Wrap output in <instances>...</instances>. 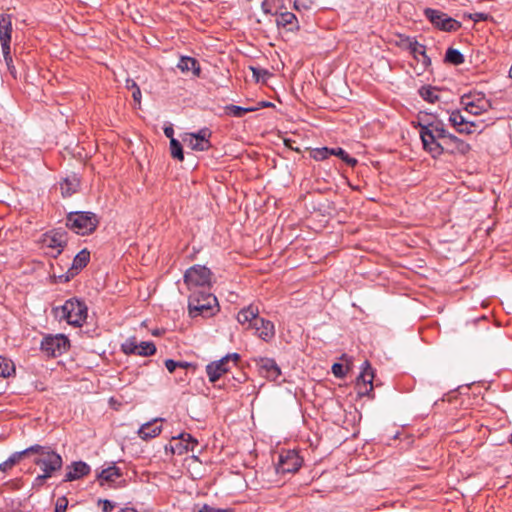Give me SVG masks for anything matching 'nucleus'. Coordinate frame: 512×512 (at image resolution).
<instances>
[{
	"instance_id": "nucleus-61",
	"label": "nucleus",
	"mask_w": 512,
	"mask_h": 512,
	"mask_svg": "<svg viewBox=\"0 0 512 512\" xmlns=\"http://www.w3.org/2000/svg\"><path fill=\"white\" fill-rule=\"evenodd\" d=\"M314 1H315V0H308V2H309L310 4H312Z\"/></svg>"
},
{
	"instance_id": "nucleus-20",
	"label": "nucleus",
	"mask_w": 512,
	"mask_h": 512,
	"mask_svg": "<svg viewBox=\"0 0 512 512\" xmlns=\"http://www.w3.org/2000/svg\"><path fill=\"white\" fill-rule=\"evenodd\" d=\"M301 466L299 457L295 454H288L286 457L280 456L278 471L282 473L296 472Z\"/></svg>"
},
{
	"instance_id": "nucleus-47",
	"label": "nucleus",
	"mask_w": 512,
	"mask_h": 512,
	"mask_svg": "<svg viewBox=\"0 0 512 512\" xmlns=\"http://www.w3.org/2000/svg\"><path fill=\"white\" fill-rule=\"evenodd\" d=\"M74 276H76V274L69 269L67 273L58 276V281L60 283H66L70 281V279L73 278Z\"/></svg>"
},
{
	"instance_id": "nucleus-48",
	"label": "nucleus",
	"mask_w": 512,
	"mask_h": 512,
	"mask_svg": "<svg viewBox=\"0 0 512 512\" xmlns=\"http://www.w3.org/2000/svg\"><path fill=\"white\" fill-rule=\"evenodd\" d=\"M223 358H227V363L230 365V363H233L234 366H237V362L240 359V355L238 353H231L227 354Z\"/></svg>"
},
{
	"instance_id": "nucleus-6",
	"label": "nucleus",
	"mask_w": 512,
	"mask_h": 512,
	"mask_svg": "<svg viewBox=\"0 0 512 512\" xmlns=\"http://www.w3.org/2000/svg\"><path fill=\"white\" fill-rule=\"evenodd\" d=\"M424 15L433 24L434 27L442 31L455 32L461 28V23L459 21L448 16L446 13L440 10L426 8L424 10Z\"/></svg>"
},
{
	"instance_id": "nucleus-51",
	"label": "nucleus",
	"mask_w": 512,
	"mask_h": 512,
	"mask_svg": "<svg viewBox=\"0 0 512 512\" xmlns=\"http://www.w3.org/2000/svg\"><path fill=\"white\" fill-rule=\"evenodd\" d=\"M422 46L423 44H420L417 41L415 47L413 46L412 50L409 52L417 61H419L418 54L420 53Z\"/></svg>"
},
{
	"instance_id": "nucleus-16",
	"label": "nucleus",
	"mask_w": 512,
	"mask_h": 512,
	"mask_svg": "<svg viewBox=\"0 0 512 512\" xmlns=\"http://www.w3.org/2000/svg\"><path fill=\"white\" fill-rule=\"evenodd\" d=\"M12 33V21L11 16L2 14L0 16V42L2 49H10Z\"/></svg>"
},
{
	"instance_id": "nucleus-57",
	"label": "nucleus",
	"mask_w": 512,
	"mask_h": 512,
	"mask_svg": "<svg viewBox=\"0 0 512 512\" xmlns=\"http://www.w3.org/2000/svg\"><path fill=\"white\" fill-rule=\"evenodd\" d=\"M424 54H426V47L423 45L420 53L418 54V56L422 57Z\"/></svg>"
},
{
	"instance_id": "nucleus-29",
	"label": "nucleus",
	"mask_w": 512,
	"mask_h": 512,
	"mask_svg": "<svg viewBox=\"0 0 512 512\" xmlns=\"http://www.w3.org/2000/svg\"><path fill=\"white\" fill-rule=\"evenodd\" d=\"M47 242H48L49 247L57 248L58 253H60L66 245L65 234L61 233V232H56L52 236L49 237Z\"/></svg>"
},
{
	"instance_id": "nucleus-52",
	"label": "nucleus",
	"mask_w": 512,
	"mask_h": 512,
	"mask_svg": "<svg viewBox=\"0 0 512 512\" xmlns=\"http://www.w3.org/2000/svg\"><path fill=\"white\" fill-rule=\"evenodd\" d=\"M177 365H178V368L185 369V370H187V369L195 370L196 369L195 364L186 362V361H177Z\"/></svg>"
},
{
	"instance_id": "nucleus-21",
	"label": "nucleus",
	"mask_w": 512,
	"mask_h": 512,
	"mask_svg": "<svg viewBox=\"0 0 512 512\" xmlns=\"http://www.w3.org/2000/svg\"><path fill=\"white\" fill-rule=\"evenodd\" d=\"M122 476V472L120 468L115 465L109 466L106 469H103L98 475L97 479L101 486L104 485L105 482H114L116 479Z\"/></svg>"
},
{
	"instance_id": "nucleus-34",
	"label": "nucleus",
	"mask_w": 512,
	"mask_h": 512,
	"mask_svg": "<svg viewBox=\"0 0 512 512\" xmlns=\"http://www.w3.org/2000/svg\"><path fill=\"white\" fill-rule=\"evenodd\" d=\"M170 152H171V156L179 161H183L184 160V154H183V149H182V145L181 143L175 139V138H172V140H170Z\"/></svg>"
},
{
	"instance_id": "nucleus-17",
	"label": "nucleus",
	"mask_w": 512,
	"mask_h": 512,
	"mask_svg": "<svg viewBox=\"0 0 512 512\" xmlns=\"http://www.w3.org/2000/svg\"><path fill=\"white\" fill-rule=\"evenodd\" d=\"M177 68L182 73L191 72L194 77H200L201 75V67L199 61L196 58L190 56H181L177 63Z\"/></svg>"
},
{
	"instance_id": "nucleus-8",
	"label": "nucleus",
	"mask_w": 512,
	"mask_h": 512,
	"mask_svg": "<svg viewBox=\"0 0 512 512\" xmlns=\"http://www.w3.org/2000/svg\"><path fill=\"white\" fill-rule=\"evenodd\" d=\"M461 104L464 110L474 116L481 115L491 109V102L483 94L463 95Z\"/></svg>"
},
{
	"instance_id": "nucleus-44",
	"label": "nucleus",
	"mask_w": 512,
	"mask_h": 512,
	"mask_svg": "<svg viewBox=\"0 0 512 512\" xmlns=\"http://www.w3.org/2000/svg\"><path fill=\"white\" fill-rule=\"evenodd\" d=\"M68 507V499L65 496L59 497L55 503L54 512H65Z\"/></svg>"
},
{
	"instance_id": "nucleus-45",
	"label": "nucleus",
	"mask_w": 512,
	"mask_h": 512,
	"mask_svg": "<svg viewBox=\"0 0 512 512\" xmlns=\"http://www.w3.org/2000/svg\"><path fill=\"white\" fill-rule=\"evenodd\" d=\"M332 372L337 378H343L347 373V369L341 363H334L332 365Z\"/></svg>"
},
{
	"instance_id": "nucleus-54",
	"label": "nucleus",
	"mask_w": 512,
	"mask_h": 512,
	"mask_svg": "<svg viewBox=\"0 0 512 512\" xmlns=\"http://www.w3.org/2000/svg\"><path fill=\"white\" fill-rule=\"evenodd\" d=\"M8 367H14L13 363L8 360L7 358L0 356V370L4 371V368Z\"/></svg>"
},
{
	"instance_id": "nucleus-11",
	"label": "nucleus",
	"mask_w": 512,
	"mask_h": 512,
	"mask_svg": "<svg viewBox=\"0 0 512 512\" xmlns=\"http://www.w3.org/2000/svg\"><path fill=\"white\" fill-rule=\"evenodd\" d=\"M211 131L208 128L200 129L197 133L186 134L183 142L194 151H208L211 148Z\"/></svg>"
},
{
	"instance_id": "nucleus-28",
	"label": "nucleus",
	"mask_w": 512,
	"mask_h": 512,
	"mask_svg": "<svg viewBox=\"0 0 512 512\" xmlns=\"http://www.w3.org/2000/svg\"><path fill=\"white\" fill-rule=\"evenodd\" d=\"M255 110V107H241L233 104L227 105L225 107V112L227 115L237 118L243 117L246 113L253 112Z\"/></svg>"
},
{
	"instance_id": "nucleus-32",
	"label": "nucleus",
	"mask_w": 512,
	"mask_h": 512,
	"mask_svg": "<svg viewBox=\"0 0 512 512\" xmlns=\"http://www.w3.org/2000/svg\"><path fill=\"white\" fill-rule=\"evenodd\" d=\"M332 155L339 157L350 167H354L357 164V159L351 157L344 149L337 147L332 148Z\"/></svg>"
},
{
	"instance_id": "nucleus-25",
	"label": "nucleus",
	"mask_w": 512,
	"mask_h": 512,
	"mask_svg": "<svg viewBox=\"0 0 512 512\" xmlns=\"http://www.w3.org/2000/svg\"><path fill=\"white\" fill-rule=\"evenodd\" d=\"M79 187L78 179L73 176L72 178H65L62 182H60L61 194L64 197H69L74 194Z\"/></svg>"
},
{
	"instance_id": "nucleus-58",
	"label": "nucleus",
	"mask_w": 512,
	"mask_h": 512,
	"mask_svg": "<svg viewBox=\"0 0 512 512\" xmlns=\"http://www.w3.org/2000/svg\"><path fill=\"white\" fill-rule=\"evenodd\" d=\"M178 380L179 381H187V373H184L183 376H180Z\"/></svg>"
},
{
	"instance_id": "nucleus-46",
	"label": "nucleus",
	"mask_w": 512,
	"mask_h": 512,
	"mask_svg": "<svg viewBox=\"0 0 512 512\" xmlns=\"http://www.w3.org/2000/svg\"><path fill=\"white\" fill-rule=\"evenodd\" d=\"M98 504L102 506L103 512H111L116 507V504L108 499H99Z\"/></svg>"
},
{
	"instance_id": "nucleus-4",
	"label": "nucleus",
	"mask_w": 512,
	"mask_h": 512,
	"mask_svg": "<svg viewBox=\"0 0 512 512\" xmlns=\"http://www.w3.org/2000/svg\"><path fill=\"white\" fill-rule=\"evenodd\" d=\"M216 306L217 298L210 292V290H201L193 292V294H189L188 309L191 317L212 316Z\"/></svg>"
},
{
	"instance_id": "nucleus-9",
	"label": "nucleus",
	"mask_w": 512,
	"mask_h": 512,
	"mask_svg": "<svg viewBox=\"0 0 512 512\" xmlns=\"http://www.w3.org/2000/svg\"><path fill=\"white\" fill-rule=\"evenodd\" d=\"M374 371L368 361L362 364V371L357 377L356 388L359 396L374 397L373 394Z\"/></svg>"
},
{
	"instance_id": "nucleus-13",
	"label": "nucleus",
	"mask_w": 512,
	"mask_h": 512,
	"mask_svg": "<svg viewBox=\"0 0 512 512\" xmlns=\"http://www.w3.org/2000/svg\"><path fill=\"white\" fill-rule=\"evenodd\" d=\"M256 335L265 342H270L275 337V326L270 320L259 317L251 327Z\"/></svg>"
},
{
	"instance_id": "nucleus-56",
	"label": "nucleus",
	"mask_w": 512,
	"mask_h": 512,
	"mask_svg": "<svg viewBox=\"0 0 512 512\" xmlns=\"http://www.w3.org/2000/svg\"><path fill=\"white\" fill-rule=\"evenodd\" d=\"M164 134L167 138H170V140H172V138H174V129L171 126L165 127Z\"/></svg>"
},
{
	"instance_id": "nucleus-33",
	"label": "nucleus",
	"mask_w": 512,
	"mask_h": 512,
	"mask_svg": "<svg viewBox=\"0 0 512 512\" xmlns=\"http://www.w3.org/2000/svg\"><path fill=\"white\" fill-rule=\"evenodd\" d=\"M23 457V452L13 453L6 461L0 464V471L6 472L15 466Z\"/></svg>"
},
{
	"instance_id": "nucleus-1",
	"label": "nucleus",
	"mask_w": 512,
	"mask_h": 512,
	"mask_svg": "<svg viewBox=\"0 0 512 512\" xmlns=\"http://www.w3.org/2000/svg\"><path fill=\"white\" fill-rule=\"evenodd\" d=\"M423 149L434 159L443 154L466 155L470 144L449 133L441 120L422 119L418 122Z\"/></svg>"
},
{
	"instance_id": "nucleus-39",
	"label": "nucleus",
	"mask_w": 512,
	"mask_h": 512,
	"mask_svg": "<svg viewBox=\"0 0 512 512\" xmlns=\"http://www.w3.org/2000/svg\"><path fill=\"white\" fill-rule=\"evenodd\" d=\"M126 88L132 91L133 100L137 103L141 101V90L137 83L132 79H127Z\"/></svg>"
},
{
	"instance_id": "nucleus-38",
	"label": "nucleus",
	"mask_w": 512,
	"mask_h": 512,
	"mask_svg": "<svg viewBox=\"0 0 512 512\" xmlns=\"http://www.w3.org/2000/svg\"><path fill=\"white\" fill-rule=\"evenodd\" d=\"M51 450H52V448L49 446H41V445L35 444V445H32V446L22 450L21 452H23V456L30 454V453H37L39 455L38 457H42L43 455H45V453L47 451H51Z\"/></svg>"
},
{
	"instance_id": "nucleus-37",
	"label": "nucleus",
	"mask_w": 512,
	"mask_h": 512,
	"mask_svg": "<svg viewBox=\"0 0 512 512\" xmlns=\"http://www.w3.org/2000/svg\"><path fill=\"white\" fill-rule=\"evenodd\" d=\"M417 40L415 37L399 35L398 46L404 50L411 51L413 46L415 47Z\"/></svg>"
},
{
	"instance_id": "nucleus-41",
	"label": "nucleus",
	"mask_w": 512,
	"mask_h": 512,
	"mask_svg": "<svg viewBox=\"0 0 512 512\" xmlns=\"http://www.w3.org/2000/svg\"><path fill=\"white\" fill-rule=\"evenodd\" d=\"M137 342L135 338H129L122 344V351L129 355V354H137Z\"/></svg>"
},
{
	"instance_id": "nucleus-14",
	"label": "nucleus",
	"mask_w": 512,
	"mask_h": 512,
	"mask_svg": "<svg viewBox=\"0 0 512 512\" xmlns=\"http://www.w3.org/2000/svg\"><path fill=\"white\" fill-rule=\"evenodd\" d=\"M230 365L227 363V358L213 361L206 366V373L211 383H215L220 377L230 370Z\"/></svg>"
},
{
	"instance_id": "nucleus-2",
	"label": "nucleus",
	"mask_w": 512,
	"mask_h": 512,
	"mask_svg": "<svg viewBox=\"0 0 512 512\" xmlns=\"http://www.w3.org/2000/svg\"><path fill=\"white\" fill-rule=\"evenodd\" d=\"M52 314L59 321L65 320L69 325L82 327L87 319L88 307L84 301L73 297L63 305L53 307Z\"/></svg>"
},
{
	"instance_id": "nucleus-30",
	"label": "nucleus",
	"mask_w": 512,
	"mask_h": 512,
	"mask_svg": "<svg viewBox=\"0 0 512 512\" xmlns=\"http://www.w3.org/2000/svg\"><path fill=\"white\" fill-rule=\"evenodd\" d=\"M419 95L429 103H435L439 100L437 89L432 86H422L419 89Z\"/></svg>"
},
{
	"instance_id": "nucleus-22",
	"label": "nucleus",
	"mask_w": 512,
	"mask_h": 512,
	"mask_svg": "<svg viewBox=\"0 0 512 512\" xmlns=\"http://www.w3.org/2000/svg\"><path fill=\"white\" fill-rule=\"evenodd\" d=\"M276 23L278 26L286 28L289 31H293L294 29H298V20L295 14L291 12H283L280 13L276 18Z\"/></svg>"
},
{
	"instance_id": "nucleus-18",
	"label": "nucleus",
	"mask_w": 512,
	"mask_h": 512,
	"mask_svg": "<svg viewBox=\"0 0 512 512\" xmlns=\"http://www.w3.org/2000/svg\"><path fill=\"white\" fill-rule=\"evenodd\" d=\"M162 419H154L144 423L138 430V435L142 440H149L158 436L162 431V426L158 424Z\"/></svg>"
},
{
	"instance_id": "nucleus-31",
	"label": "nucleus",
	"mask_w": 512,
	"mask_h": 512,
	"mask_svg": "<svg viewBox=\"0 0 512 512\" xmlns=\"http://www.w3.org/2000/svg\"><path fill=\"white\" fill-rule=\"evenodd\" d=\"M137 354L139 356H151L156 352V346L152 341H142L137 343Z\"/></svg>"
},
{
	"instance_id": "nucleus-12",
	"label": "nucleus",
	"mask_w": 512,
	"mask_h": 512,
	"mask_svg": "<svg viewBox=\"0 0 512 512\" xmlns=\"http://www.w3.org/2000/svg\"><path fill=\"white\" fill-rule=\"evenodd\" d=\"M256 365L259 373L270 381H276L281 375L280 367L272 358L261 357L256 360Z\"/></svg>"
},
{
	"instance_id": "nucleus-15",
	"label": "nucleus",
	"mask_w": 512,
	"mask_h": 512,
	"mask_svg": "<svg viewBox=\"0 0 512 512\" xmlns=\"http://www.w3.org/2000/svg\"><path fill=\"white\" fill-rule=\"evenodd\" d=\"M68 471L65 474L63 479L64 482H71L78 480L86 475H88L91 471L90 466L83 461L73 462L70 466H68Z\"/></svg>"
},
{
	"instance_id": "nucleus-23",
	"label": "nucleus",
	"mask_w": 512,
	"mask_h": 512,
	"mask_svg": "<svg viewBox=\"0 0 512 512\" xmlns=\"http://www.w3.org/2000/svg\"><path fill=\"white\" fill-rule=\"evenodd\" d=\"M90 261V252L87 249L81 250L73 259L72 266L69 268L76 275L82 270Z\"/></svg>"
},
{
	"instance_id": "nucleus-40",
	"label": "nucleus",
	"mask_w": 512,
	"mask_h": 512,
	"mask_svg": "<svg viewBox=\"0 0 512 512\" xmlns=\"http://www.w3.org/2000/svg\"><path fill=\"white\" fill-rule=\"evenodd\" d=\"M2 52H3V57H4L6 65H7L8 71L10 72L12 77L14 79H16L17 71H16V68H15V66L13 64V59H12V56H11L10 49H2Z\"/></svg>"
},
{
	"instance_id": "nucleus-24",
	"label": "nucleus",
	"mask_w": 512,
	"mask_h": 512,
	"mask_svg": "<svg viewBox=\"0 0 512 512\" xmlns=\"http://www.w3.org/2000/svg\"><path fill=\"white\" fill-rule=\"evenodd\" d=\"M173 439H181L182 442L186 443L185 445L180 443L176 447V450L179 454H181L183 451H193L195 446L198 444V441L195 438H193L192 435L189 433H181L177 437H173Z\"/></svg>"
},
{
	"instance_id": "nucleus-36",
	"label": "nucleus",
	"mask_w": 512,
	"mask_h": 512,
	"mask_svg": "<svg viewBox=\"0 0 512 512\" xmlns=\"http://www.w3.org/2000/svg\"><path fill=\"white\" fill-rule=\"evenodd\" d=\"M449 122L455 129H457L458 127H462L463 124H466V118L459 110H455L450 113Z\"/></svg>"
},
{
	"instance_id": "nucleus-55",
	"label": "nucleus",
	"mask_w": 512,
	"mask_h": 512,
	"mask_svg": "<svg viewBox=\"0 0 512 512\" xmlns=\"http://www.w3.org/2000/svg\"><path fill=\"white\" fill-rule=\"evenodd\" d=\"M419 61H421V62H422L423 66H424L425 68H427L428 66H430V65H431V59H430V57L427 55V53H426V54H424V55L421 57V59L419 58Z\"/></svg>"
},
{
	"instance_id": "nucleus-42",
	"label": "nucleus",
	"mask_w": 512,
	"mask_h": 512,
	"mask_svg": "<svg viewBox=\"0 0 512 512\" xmlns=\"http://www.w3.org/2000/svg\"><path fill=\"white\" fill-rule=\"evenodd\" d=\"M253 77L257 82L265 81V77L270 76L271 74L266 69L251 67Z\"/></svg>"
},
{
	"instance_id": "nucleus-3",
	"label": "nucleus",
	"mask_w": 512,
	"mask_h": 512,
	"mask_svg": "<svg viewBox=\"0 0 512 512\" xmlns=\"http://www.w3.org/2000/svg\"><path fill=\"white\" fill-rule=\"evenodd\" d=\"M213 273L204 265L195 264L189 267L183 276L184 284L190 294L201 290H210L212 286Z\"/></svg>"
},
{
	"instance_id": "nucleus-19",
	"label": "nucleus",
	"mask_w": 512,
	"mask_h": 512,
	"mask_svg": "<svg viewBox=\"0 0 512 512\" xmlns=\"http://www.w3.org/2000/svg\"><path fill=\"white\" fill-rule=\"evenodd\" d=\"M259 318V309L257 306L249 305L247 307L242 308L237 314V321L241 325L248 324V328L253 326V323L256 322V319Z\"/></svg>"
},
{
	"instance_id": "nucleus-43",
	"label": "nucleus",
	"mask_w": 512,
	"mask_h": 512,
	"mask_svg": "<svg viewBox=\"0 0 512 512\" xmlns=\"http://www.w3.org/2000/svg\"><path fill=\"white\" fill-rule=\"evenodd\" d=\"M52 476L47 474V473H43L38 475L33 483H32V488L33 489H36V490H39L44 484H45V481L48 479V478H51Z\"/></svg>"
},
{
	"instance_id": "nucleus-35",
	"label": "nucleus",
	"mask_w": 512,
	"mask_h": 512,
	"mask_svg": "<svg viewBox=\"0 0 512 512\" xmlns=\"http://www.w3.org/2000/svg\"><path fill=\"white\" fill-rule=\"evenodd\" d=\"M332 155V148L321 147L311 151V157L316 161H323Z\"/></svg>"
},
{
	"instance_id": "nucleus-50",
	"label": "nucleus",
	"mask_w": 512,
	"mask_h": 512,
	"mask_svg": "<svg viewBox=\"0 0 512 512\" xmlns=\"http://www.w3.org/2000/svg\"><path fill=\"white\" fill-rule=\"evenodd\" d=\"M199 512H227V510L221 509V508L211 507V506H209L207 504H204L202 506V508L199 510Z\"/></svg>"
},
{
	"instance_id": "nucleus-10",
	"label": "nucleus",
	"mask_w": 512,
	"mask_h": 512,
	"mask_svg": "<svg viewBox=\"0 0 512 512\" xmlns=\"http://www.w3.org/2000/svg\"><path fill=\"white\" fill-rule=\"evenodd\" d=\"M34 464L37 465L43 473L53 476L55 472L61 470L63 459L59 453L52 449L51 451H47L42 457L35 458Z\"/></svg>"
},
{
	"instance_id": "nucleus-7",
	"label": "nucleus",
	"mask_w": 512,
	"mask_h": 512,
	"mask_svg": "<svg viewBox=\"0 0 512 512\" xmlns=\"http://www.w3.org/2000/svg\"><path fill=\"white\" fill-rule=\"evenodd\" d=\"M69 348V339L63 334L45 336L40 349L48 357H57L66 352Z\"/></svg>"
},
{
	"instance_id": "nucleus-49",
	"label": "nucleus",
	"mask_w": 512,
	"mask_h": 512,
	"mask_svg": "<svg viewBox=\"0 0 512 512\" xmlns=\"http://www.w3.org/2000/svg\"><path fill=\"white\" fill-rule=\"evenodd\" d=\"M165 367L170 373H173L176 368H178L177 361L173 359H167L165 361Z\"/></svg>"
},
{
	"instance_id": "nucleus-5",
	"label": "nucleus",
	"mask_w": 512,
	"mask_h": 512,
	"mask_svg": "<svg viewBox=\"0 0 512 512\" xmlns=\"http://www.w3.org/2000/svg\"><path fill=\"white\" fill-rule=\"evenodd\" d=\"M98 224V216L90 211L70 212L66 219V226L80 235H89L93 233Z\"/></svg>"
},
{
	"instance_id": "nucleus-53",
	"label": "nucleus",
	"mask_w": 512,
	"mask_h": 512,
	"mask_svg": "<svg viewBox=\"0 0 512 512\" xmlns=\"http://www.w3.org/2000/svg\"><path fill=\"white\" fill-rule=\"evenodd\" d=\"M13 372H15V367H8V366H6V368H4V371L0 370V378H7Z\"/></svg>"
},
{
	"instance_id": "nucleus-59",
	"label": "nucleus",
	"mask_w": 512,
	"mask_h": 512,
	"mask_svg": "<svg viewBox=\"0 0 512 512\" xmlns=\"http://www.w3.org/2000/svg\"><path fill=\"white\" fill-rule=\"evenodd\" d=\"M294 8H295L296 10H300V4H299V2H298V1H295V2H294Z\"/></svg>"
},
{
	"instance_id": "nucleus-27",
	"label": "nucleus",
	"mask_w": 512,
	"mask_h": 512,
	"mask_svg": "<svg viewBox=\"0 0 512 512\" xmlns=\"http://www.w3.org/2000/svg\"><path fill=\"white\" fill-rule=\"evenodd\" d=\"M484 123V121H470V120H467L466 119V124H463L462 127H458L456 129V131L458 133H461V134H472L473 132H475L477 129H479V132H482L483 129L488 125V124H485L483 125L482 127H480V124Z\"/></svg>"
},
{
	"instance_id": "nucleus-26",
	"label": "nucleus",
	"mask_w": 512,
	"mask_h": 512,
	"mask_svg": "<svg viewBox=\"0 0 512 512\" xmlns=\"http://www.w3.org/2000/svg\"><path fill=\"white\" fill-rule=\"evenodd\" d=\"M465 61L464 55L457 49L448 48L445 53V62L458 66Z\"/></svg>"
},
{
	"instance_id": "nucleus-60",
	"label": "nucleus",
	"mask_w": 512,
	"mask_h": 512,
	"mask_svg": "<svg viewBox=\"0 0 512 512\" xmlns=\"http://www.w3.org/2000/svg\"><path fill=\"white\" fill-rule=\"evenodd\" d=\"M271 105H272V104H271L270 102H263V106L268 107V106H271Z\"/></svg>"
}]
</instances>
